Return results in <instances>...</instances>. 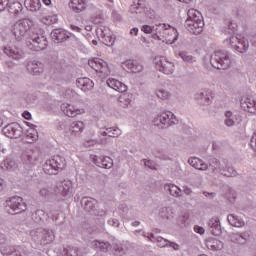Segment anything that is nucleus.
Wrapping results in <instances>:
<instances>
[{
    "instance_id": "a211bd4d",
    "label": "nucleus",
    "mask_w": 256,
    "mask_h": 256,
    "mask_svg": "<svg viewBox=\"0 0 256 256\" xmlns=\"http://www.w3.org/2000/svg\"><path fill=\"white\" fill-rule=\"evenodd\" d=\"M88 65L91 69H94L96 73H107V69H109L107 62L101 58H93L89 60Z\"/></svg>"
},
{
    "instance_id": "0eeeda50",
    "label": "nucleus",
    "mask_w": 256,
    "mask_h": 256,
    "mask_svg": "<svg viewBox=\"0 0 256 256\" xmlns=\"http://www.w3.org/2000/svg\"><path fill=\"white\" fill-rule=\"evenodd\" d=\"M6 207L10 209L8 210L10 215H19V213L27 211V204L23 201V198L19 196H14L6 200Z\"/></svg>"
},
{
    "instance_id": "7c9ffc66",
    "label": "nucleus",
    "mask_w": 256,
    "mask_h": 256,
    "mask_svg": "<svg viewBox=\"0 0 256 256\" xmlns=\"http://www.w3.org/2000/svg\"><path fill=\"white\" fill-rule=\"evenodd\" d=\"M124 65L132 73H141V71H143V64H141L138 60H126Z\"/></svg>"
},
{
    "instance_id": "8fccbe9b",
    "label": "nucleus",
    "mask_w": 256,
    "mask_h": 256,
    "mask_svg": "<svg viewBox=\"0 0 256 256\" xmlns=\"http://www.w3.org/2000/svg\"><path fill=\"white\" fill-rule=\"evenodd\" d=\"M156 95L159 99H162L163 101L169 99V97H171V94L169 93V91L165 90V89H160L156 92Z\"/></svg>"
},
{
    "instance_id": "864d4df0",
    "label": "nucleus",
    "mask_w": 256,
    "mask_h": 256,
    "mask_svg": "<svg viewBox=\"0 0 256 256\" xmlns=\"http://www.w3.org/2000/svg\"><path fill=\"white\" fill-rule=\"evenodd\" d=\"M156 243H157L158 247H169V240H167L161 236H157Z\"/></svg>"
},
{
    "instance_id": "6e6552de",
    "label": "nucleus",
    "mask_w": 256,
    "mask_h": 256,
    "mask_svg": "<svg viewBox=\"0 0 256 256\" xmlns=\"http://www.w3.org/2000/svg\"><path fill=\"white\" fill-rule=\"evenodd\" d=\"M225 41L226 43H230L232 49H235L238 53H246L247 49H249V40L241 35L232 36L229 40L226 39Z\"/></svg>"
},
{
    "instance_id": "6e6d98bb",
    "label": "nucleus",
    "mask_w": 256,
    "mask_h": 256,
    "mask_svg": "<svg viewBox=\"0 0 256 256\" xmlns=\"http://www.w3.org/2000/svg\"><path fill=\"white\" fill-rule=\"evenodd\" d=\"M188 163L193 167L194 169H199V164L201 163V159L197 157L189 158Z\"/></svg>"
},
{
    "instance_id": "37998d69",
    "label": "nucleus",
    "mask_w": 256,
    "mask_h": 256,
    "mask_svg": "<svg viewBox=\"0 0 256 256\" xmlns=\"http://www.w3.org/2000/svg\"><path fill=\"white\" fill-rule=\"evenodd\" d=\"M225 120L224 123L227 127H233L235 125V115H233V112L226 111L225 112Z\"/></svg>"
},
{
    "instance_id": "7ed1b4c3",
    "label": "nucleus",
    "mask_w": 256,
    "mask_h": 256,
    "mask_svg": "<svg viewBox=\"0 0 256 256\" xmlns=\"http://www.w3.org/2000/svg\"><path fill=\"white\" fill-rule=\"evenodd\" d=\"M210 65L214 69H229V67L231 66V57L229 56V52L223 50L215 51L210 56Z\"/></svg>"
},
{
    "instance_id": "f03ea898",
    "label": "nucleus",
    "mask_w": 256,
    "mask_h": 256,
    "mask_svg": "<svg viewBox=\"0 0 256 256\" xmlns=\"http://www.w3.org/2000/svg\"><path fill=\"white\" fill-rule=\"evenodd\" d=\"M184 25L187 31L192 33V35H201V33H203V27H205L201 12L195 9L188 10L187 19Z\"/></svg>"
},
{
    "instance_id": "c85d7f7f",
    "label": "nucleus",
    "mask_w": 256,
    "mask_h": 256,
    "mask_svg": "<svg viewBox=\"0 0 256 256\" xmlns=\"http://www.w3.org/2000/svg\"><path fill=\"white\" fill-rule=\"evenodd\" d=\"M76 85L82 91H91V89L95 87V83H93V80L89 78H78L76 81Z\"/></svg>"
},
{
    "instance_id": "f8f14e48",
    "label": "nucleus",
    "mask_w": 256,
    "mask_h": 256,
    "mask_svg": "<svg viewBox=\"0 0 256 256\" xmlns=\"http://www.w3.org/2000/svg\"><path fill=\"white\" fill-rule=\"evenodd\" d=\"M96 35L98 39H101L102 43L108 47L115 44V38L111 36V30L107 26H98L96 28Z\"/></svg>"
},
{
    "instance_id": "09e8293b",
    "label": "nucleus",
    "mask_w": 256,
    "mask_h": 256,
    "mask_svg": "<svg viewBox=\"0 0 256 256\" xmlns=\"http://www.w3.org/2000/svg\"><path fill=\"white\" fill-rule=\"evenodd\" d=\"M159 216L162 219H171V209L167 207H162L159 211Z\"/></svg>"
},
{
    "instance_id": "b1692460",
    "label": "nucleus",
    "mask_w": 256,
    "mask_h": 256,
    "mask_svg": "<svg viewBox=\"0 0 256 256\" xmlns=\"http://www.w3.org/2000/svg\"><path fill=\"white\" fill-rule=\"evenodd\" d=\"M27 71L31 75H40L45 69V65L39 61H30L27 63Z\"/></svg>"
},
{
    "instance_id": "de8ad7c7",
    "label": "nucleus",
    "mask_w": 256,
    "mask_h": 256,
    "mask_svg": "<svg viewBox=\"0 0 256 256\" xmlns=\"http://www.w3.org/2000/svg\"><path fill=\"white\" fill-rule=\"evenodd\" d=\"M237 31V24H234L233 22H230L228 25L224 27V33L228 35H233Z\"/></svg>"
},
{
    "instance_id": "2eb2a0df",
    "label": "nucleus",
    "mask_w": 256,
    "mask_h": 256,
    "mask_svg": "<svg viewBox=\"0 0 256 256\" xmlns=\"http://www.w3.org/2000/svg\"><path fill=\"white\" fill-rule=\"evenodd\" d=\"M2 255L4 256H27V253L23 250L21 246H2L0 248Z\"/></svg>"
},
{
    "instance_id": "20e7f679",
    "label": "nucleus",
    "mask_w": 256,
    "mask_h": 256,
    "mask_svg": "<svg viewBox=\"0 0 256 256\" xmlns=\"http://www.w3.org/2000/svg\"><path fill=\"white\" fill-rule=\"evenodd\" d=\"M65 165V158H63V156L56 155L51 159L46 160L42 165V169L46 175H57L59 171H63Z\"/></svg>"
},
{
    "instance_id": "c756f323",
    "label": "nucleus",
    "mask_w": 256,
    "mask_h": 256,
    "mask_svg": "<svg viewBox=\"0 0 256 256\" xmlns=\"http://www.w3.org/2000/svg\"><path fill=\"white\" fill-rule=\"evenodd\" d=\"M87 255V249L77 248V247H68L64 248L63 256H84Z\"/></svg>"
},
{
    "instance_id": "bb28decb",
    "label": "nucleus",
    "mask_w": 256,
    "mask_h": 256,
    "mask_svg": "<svg viewBox=\"0 0 256 256\" xmlns=\"http://www.w3.org/2000/svg\"><path fill=\"white\" fill-rule=\"evenodd\" d=\"M85 129V124L81 121L72 122L69 127V133L72 137H79L83 130Z\"/></svg>"
},
{
    "instance_id": "ea45409f",
    "label": "nucleus",
    "mask_w": 256,
    "mask_h": 256,
    "mask_svg": "<svg viewBox=\"0 0 256 256\" xmlns=\"http://www.w3.org/2000/svg\"><path fill=\"white\" fill-rule=\"evenodd\" d=\"M23 11V5L20 2H14L8 5V12L11 15H19Z\"/></svg>"
},
{
    "instance_id": "774afa93",
    "label": "nucleus",
    "mask_w": 256,
    "mask_h": 256,
    "mask_svg": "<svg viewBox=\"0 0 256 256\" xmlns=\"http://www.w3.org/2000/svg\"><path fill=\"white\" fill-rule=\"evenodd\" d=\"M57 129H59L60 131H65V129H67V121L62 120L58 122Z\"/></svg>"
},
{
    "instance_id": "2f4dec72",
    "label": "nucleus",
    "mask_w": 256,
    "mask_h": 256,
    "mask_svg": "<svg viewBox=\"0 0 256 256\" xmlns=\"http://www.w3.org/2000/svg\"><path fill=\"white\" fill-rule=\"evenodd\" d=\"M55 241V232L52 230L42 229L41 245H49Z\"/></svg>"
},
{
    "instance_id": "49530a36",
    "label": "nucleus",
    "mask_w": 256,
    "mask_h": 256,
    "mask_svg": "<svg viewBox=\"0 0 256 256\" xmlns=\"http://www.w3.org/2000/svg\"><path fill=\"white\" fill-rule=\"evenodd\" d=\"M26 3L30 7V11H39L41 9L40 0H26Z\"/></svg>"
},
{
    "instance_id": "e433bc0d",
    "label": "nucleus",
    "mask_w": 256,
    "mask_h": 256,
    "mask_svg": "<svg viewBox=\"0 0 256 256\" xmlns=\"http://www.w3.org/2000/svg\"><path fill=\"white\" fill-rule=\"evenodd\" d=\"M222 171L223 173H220V175H223V177H235L237 175V171H235L233 167L229 166V164L225 160L222 164Z\"/></svg>"
},
{
    "instance_id": "5701e85b",
    "label": "nucleus",
    "mask_w": 256,
    "mask_h": 256,
    "mask_svg": "<svg viewBox=\"0 0 256 256\" xmlns=\"http://www.w3.org/2000/svg\"><path fill=\"white\" fill-rule=\"evenodd\" d=\"M92 161L97 167H102V169H111L113 167V159L109 156H94Z\"/></svg>"
},
{
    "instance_id": "72a5a7b5",
    "label": "nucleus",
    "mask_w": 256,
    "mask_h": 256,
    "mask_svg": "<svg viewBox=\"0 0 256 256\" xmlns=\"http://www.w3.org/2000/svg\"><path fill=\"white\" fill-rule=\"evenodd\" d=\"M100 135L102 137H119L121 135V129L119 128H105V130L100 129Z\"/></svg>"
},
{
    "instance_id": "f704fd0d",
    "label": "nucleus",
    "mask_w": 256,
    "mask_h": 256,
    "mask_svg": "<svg viewBox=\"0 0 256 256\" xmlns=\"http://www.w3.org/2000/svg\"><path fill=\"white\" fill-rule=\"evenodd\" d=\"M164 190L169 192L172 197H181V192L183 191L175 184H165Z\"/></svg>"
},
{
    "instance_id": "0e129e2a",
    "label": "nucleus",
    "mask_w": 256,
    "mask_h": 256,
    "mask_svg": "<svg viewBox=\"0 0 256 256\" xmlns=\"http://www.w3.org/2000/svg\"><path fill=\"white\" fill-rule=\"evenodd\" d=\"M25 161L29 165H35V163H37V157L33 155H27Z\"/></svg>"
},
{
    "instance_id": "dca6fc26",
    "label": "nucleus",
    "mask_w": 256,
    "mask_h": 256,
    "mask_svg": "<svg viewBox=\"0 0 256 256\" xmlns=\"http://www.w3.org/2000/svg\"><path fill=\"white\" fill-rule=\"evenodd\" d=\"M240 107L243 111H247V113H252V115H256V101L252 97L244 96L240 100Z\"/></svg>"
},
{
    "instance_id": "aec40b11",
    "label": "nucleus",
    "mask_w": 256,
    "mask_h": 256,
    "mask_svg": "<svg viewBox=\"0 0 256 256\" xmlns=\"http://www.w3.org/2000/svg\"><path fill=\"white\" fill-rule=\"evenodd\" d=\"M50 36L54 41V43H63L67 41V39H69V37L71 36V33L59 28V29H54L51 32Z\"/></svg>"
},
{
    "instance_id": "13d9d810",
    "label": "nucleus",
    "mask_w": 256,
    "mask_h": 256,
    "mask_svg": "<svg viewBox=\"0 0 256 256\" xmlns=\"http://www.w3.org/2000/svg\"><path fill=\"white\" fill-rule=\"evenodd\" d=\"M145 167H148V169H151L152 171L157 170V167H155V162L153 160H147L143 159Z\"/></svg>"
},
{
    "instance_id": "c03bdc74",
    "label": "nucleus",
    "mask_w": 256,
    "mask_h": 256,
    "mask_svg": "<svg viewBox=\"0 0 256 256\" xmlns=\"http://www.w3.org/2000/svg\"><path fill=\"white\" fill-rule=\"evenodd\" d=\"M118 103L120 107L127 109L131 105V98H129V95L123 94L118 98Z\"/></svg>"
},
{
    "instance_id": "69168bd1",
    "label": "nucleus",
    "mask_w": 256,
    "mask_h": 256,
    "mask_svg": "<svg viewBox=\"0 0 256 256\" xmlns=\"http://www.w3.org/2000/svg\"><path fill=\"white\" fill-rule=\"evenodd\" d=\"M5 9H9V0H0V13Z\"/></svg>"
},
{
    "instance_id": "39448f33",
    "label": "nucleus",
    "mask_w": 256,
    "mask_h": 256,
    "mask_svg": "<svg viewBox=\"0 0 256 256\" xmlns=\"http://www.w3.org/2000/svg\"><path fill=\"white\" fill-rule=\"evenodd\" d=\"M153 123L159 129H169V127H173V125H177L179 121L175 114L172 112H163L154 118Z\"/></svg>"
},
{
    "instance_id": "f3484780",
    "label": "nucleus",
    "mask_w": 256,
    "mask_h": 256,
    "mask_svg": "<svg viewBox=\"0 0 256 256\" xmlns=\"http://www.w3.org/2000/svg\"><path fill=\"white\" fill-rule=\"evenodd\" d=\"M61 111L67 117H77V115H83V113H85V109L77 108V106L68 103H63L61 105Z\"/></svg>"
},
{
    "instance_id": "3c124183",
    "label": "nucleus",
    "mask_w": 256,
    "mask_h": 256,
    "mask_svg": "<svg viewBox=\"0 0 256 256\" xmlns=\"http://www.w3.org/2000/svg\"><path fill=\"white\" fill-rule=\"evenodd\" d=\"M58 19L57 16L53 15V16H46L42 18V23H44L45 25H51L54 23H57Z\"/></svg>"
},
{
    "instance_id": "79ce46f5",
    "label": "nucleus",
    "mask_w": 256,
    "mask_h": 256,
    "mask_svg": "<svg viewBox=\"0 0 256 256\" xmlns=\"http://www.w3.org/2000/svg\"><path fill=\"white\" fill-rule=\"evenodd\" d=\"M30 237L34 243H39L41 245V239H43V228H38L30 232Z\"/></svg>"
},
{
    "instance_id": "603ef678",
    "label": "nucleus",
    "mask_w": 256,
    "mask_h": 256,
    "mask_svg": "<svg viewBox=\"0 0 256 256\" xmlns=\"http://www.w3.org/2000/svg\"><path fill=\"white\" fill-rule=\"evenodd\" d=\"M41 197H51V195H53L54 192V188L53 189H49L47 187H44L42 189H40L39 191Z\"/></svg>"
},
{
    "instance_id": "cd10ccee",
    "label": "nucleus",
    "mask_w": 256,
    "mask_h": 256,
    "mask_svg": "<svg viewBox=\"0 0 256 256\" xmlns=\"http://www.w3.org/2000/svg\"><path fill=\"white\" fill-rule=\"evenodd\" d=\"M81 205L84 211L91 213V211H95L97 208V200L90 197H85L81 200Z\"/></svg>"
},
{
    "instance_id": "4468645a",
    "label": "nucleus",
    "mask_w": 256,
    "mask_h": 256,
    "mask_svg": "<svg viewBox=\"0 0 256 256\" xmlns=\"http://www.w3.org/2000/svg\"><path fill=\"white\" fill-rule=\"evenodd\" d=\"M2 131L4 135L10 137V139H19V137L23 135V128L17 122L8 124Z\"/></svg>"
},
{
    "instance_id": "58836bf2",
    "label": "nucleus",
    "mask_w": 256,
    "mask_h": 256,
    "mask_svg": "<svg viewBox=\"0 0 256 256\" xmlns=\"http://www.w3.org/2000/svg\"><path fill=\"white\" fill-rule=\"evenodd\" d=\"M31 219H32V221H34V223L41 225V223H43V221L45 219V211L38 209V210L32 212Z\"/></svg>"
},
{
    "instance_id": "5fc2aeb1",
    "label": "nucleus",
    "mask_w": 256,
    "mask_h": 256,
    "mask_svg": "<svg viewBox=\"0 0 256 256\" xmlns=\"http://www.w3.org/2000/svg\"><path fill=\"white\" fill-rule=\"evenodd\" d=\"M113 249H114V255L115 256H123V255H125V249H123V246H121L119 244H115Z\"/></svg>"
},
{
    "instance_id": "f257e3e1",
    "label": "nucleus",
    "mask_w": 256,
    "mask_h": 256,
    "mask_svg": "<svg viewBox=\"0 0 256 256\" xmlns=\"http://www.w3.org/2000/svg\"><path fill=\"white\" fill-rule=\"evenodd\" d=\"M33 22L29 19L17 21L13 27V35L16 41H26V46L30 51H44L49 45L45 30L41 28H31Z\"/></svg>"
},
{
    "instance_id": "338daca9",
    "label": "nucleus",
    "mask_w": 256,
    "mask_h": 256,
    "mask_svg": "<svg viewBox=\"0 0 256 256\" xmlns=\"http://www.w3.org/2000/svg\"><path fill=\"white\" fill-rule=\"evenodd\" d=\"M250 147L253 149V151H256V132H254L251 137Z\"/></svg>"
},
{
    "instance_id": "052dcab7",
    "label": "nucleus",
    "mask_w": 256,
    "mask_h": 256,
    "mask_svg": "<svg viewBox=\"0 0 256 256\" xmlns=\"http://www.w3.org/2000/svg\"><path fill=\"white\" fill-rule=\"evenodd\" d=\"M155 29V26L151 27L149 25H144L142 26L141 31H143V33H155Z\"/></svg>"
},
{
    "instance_id": "ddd939ff",
    "label": "nucleus",
    "mask_w": 256,
    "mask_h": 256,
    "mask_svg": "<svg viewBox=\"0 0 256 256\" xmlns=\"http://www.w3.org/2000/svg\"><path fill=\"white\" fill-rule=\"evenodd\" d=\"M253 239V232L246 230L244 232H236L230 235V241L236 245H247Z\"/></svg>"
},
{
    "instance_id": "1a4fd4ad",
    "label": "nucleus",
    "mask_w": 256,
    "mask_h": 256,
    "mask_svg": "<svg viewBox=\"0 0 256 256\" xmlns=\"http://www.w3.org/2000/svg\"><path fill=\"white\" fill-rule=\"evenodd\" d=\"M154 63L156 65V69H159L161 73H164V75H172L175 71V64H173V62H169L165 56L155 57Z\"/></svg>"
},
{
    "instance_id": "423d86ee",
    "label": "nucleus",
    "mask_w": 256,
    "mask_h": 256,
    "mask_svg": "<svg viewBox=\"0 0 256 256\" xmlns=\"http://www.w3.org/2000/svg\"><path fill=\"white\" fill-rule=\"evenodd\" d=\"M157 31L162 33L163 43H175V41H177V38L179 37L177 29L171 27V25L169 24H158Z\"/></svg>"
},
{
    "instance_id": "473e14b6",
    "label": "nucleus",
    "mask_w": 256,
    "mask_h": 256,
    "mask_svg": "<svg viewBox=\"0 0 256 256\" xmlns=\"http://www.w3.org/2000/svg\"><path fill=\"white\" fill-rule=\"evenodd\" d=\"M71 8L74 13H82L87 9V1L86 0H72Z\"/></svg>"
},
{
    "instance_id": "4c0bfd02",
    "label": "nucleus",
    "mask_w": 256,
    "mask_h": 256,
    "mask_svg": "<svg viewBox=\"0 0 256 256\" xmlns=\"http://www.w3.org/2000/svg\"><path fill=\"white\" fill-rule=\"evenodd\" d=\"M92 247L98 249L99 251H102L103 253H107V251L111 249V244L109 242H101L99 240H94L92 242Z\"/></svg>"
},
{
    "instance_id": "e2e57ef3",
    "label": "nucleus",
    "mask_w": 256,
    "mask_h": 256,
    "mask_svg": "<svg viewBox=\"0 0 256 256\" xmlns=\"http://www.w3.org/2000/svg\"><path fill=\"white\" fill-rule=\"evenodd\" d=\"M154 31L155 33L152 34L153 39H158V41H163V34L159 30H157V25Z\"/></svg>"
},
{
    "instance_id": "393cba45",
    "label": "nucleus",
    "mask_w": 256,
    "mask_h": 256,
    "mask_svg": "<svg viewBox=\"0 0 256 256\" xmlns=\"http://www.w3.org/2000/svg\"><path fill=\"white\" fill-rule=\"evenodd\" d=\"M199 105H211L213 102V92L211 90H204L196 95Z\"/></svg>"
},
{
    "instance_id": "bf43d9fd",
    "label": "nucleus",
    "mask_w": 256,
    "mask_h": 256,
    "mask_svg": "<svg viewBox=\"0 0 256 256\" xmlns=\"http://www.w3.org/2000/svg\"><path fill=\"white\" fill-rule=\"evenodd\" d=\"M121 215L125 216L127 215V213H129V207L127 206V204H120L118 207Z\"/></svg>"
},
{
    "instance_id": "4be33fe9",
    "label": "nucleus",
    "mask_w": 256,
    "mask_h": 256,
    "mask_svg": "<svg viewBox=\"0 0 256 256\" xmlns=\"http://www.w3.org/2000/svg\"><path fill=\"white\" fill-rule=\"evenodd\" d=\"M209 232L214 235V237H220L223 230L221 228V221L217 217H213L208 221Z\"/></svg>"
},
{
    "instance_id": "680f3d73",
    "label": "nucleus",
    "mask_w": 256,
    "mask_h": 256,
    "mask_svg": "<svg viewBox=\"0 0 256 256\" xmlns=\"http://www.w3.org/2000/svg\"><path fill=\"white\" fill-rule=\"evenodd\" d=\"M198 171H208L209 165L205 163V161L200 160V163L198 165V168H196Z\"/></svg>"
},
{
    "instance_id": "9b49d317",
    "label": "nucleus",
    "mask_w": 256,
    "mask_h": 256,
    "mask_svg": "<svg viewBox=\"0 0 256 256\" xmlns=\"http://www.w3.org/2000/svg\"><path fill=\"white\" fill-rule=\"evenodd\" d=\"M130 9L132 13H145L149 19H155V11L149 7V3L145 0H138Z\"/></svg>"
},
{
    "instance_id": "a878e982",
    "label": "nucleus",
    "mask_w": 256,
    "mask_h": 256,
    "mask_svg": "<svg viewBox=\"0 0 256 256\" xmlns=\"http://www.w3.org/2000/svg\"><path fill=\"white\" fill-rule=\"evenodd\" d=\"M106 84L110 89H114V91H118V93L127 92V85L117 79H108Z\"/></svg>"
},
{
    "instance_id": "a18cd8bd",
    "label": "nucleus",
    "mask_w": 256,
    "mask_h": 256,
    "mask_svg": "<svg viewBox=\"0 0 256 256\" xmlns=\"http://www.w3.org/2000/svg\"><path fill=\"white\" fill-rule=\"evenodd\" d=\"M179 57L185 62V63H195V57L193 55L189 54V52L181 51L178 53Z\"/></svg>"
},
{
    "instance_id": "a19ab883",
    "label": "nucleus",
    "mask_w": 256,
    "mask_h": 256,
    "mask_svg": "<svg viewBox=\"0 0 256 256\" xmlns=\"http://www.w3.org/2000/svg\"><path fill=\"white\" fill-rule=\"evenodd\" d=\"M206 245L208 249H211L212 251H221V249H223V242L217 239L207 241Z\"/></svg>"
},
{
    "instance_id": "4d7b16f0",
    "label": "nucleus",
    "mask_w": 256,
    "mask_h": 256,
    "mask_svg": "<svg viewBox=\"0 0 256 256\" xmlns=\"http://www.w3.org/2000/svg\"><path fill=\"white\" fill-rule=\"evenodd\" d=\"M48 217H51L52 221H57L59 219V210L56 209H50L49 212H47Z\"/></svg>"
},
{
    "instance_id": "6ab92c4d",
    "label": "nucleus",
    "mask_w": 256,
    "mask_h": 256,
    "mask_svg": "<svg viewBox=\"0 0 256 256\" xmlns=\"http://www.w3.org/2000/svg\"><path fill=\"white\" fill-rule=\"evenodd\" d=\"M3 52L5 55L10 57V59H15L16 61H19V59H23L25 53H23V50L17 46H6L3 48Z\"/></svg>"
},
{
    "instance_id": "412c9836",
    "label": "nucleus",
    "mask_w": 256,
    "mask_h": 256,
    "mask_svg": "<svg viewBox=\"0 0 256 256\" xmlns=\"http://www.w3.org/2000/svg\"><path fill=\"white\" fill-rule=\"evenodd\" d=\"M208 171H210V173L212 175H217V173H223V162L221 163V161L215 157H211L208 159Z\"/></svg>"
},
{
    "instance_id": "9d476101",
    "label": "nucleus",
    "mask_w": 256,
    "mask_h": 256,
    "mask_svg": "<svg viewBox=\"0 0 256 256\" xmlns=\"http://www.w3.org/2000/svg\"><path fill=\"white\" fill-rule=\"evenodd\" d=\"M54 195H58V197H69L73 195V182L71 180L58 182L54 186Z\"/></svg>"
},
{
    "instance_id": "c9c22d12",
    "label": "nucleus",
    "mask_w": 256,
    "mask_h": 256,
    "mask_svg": "<svg viewBox=\"0 0 256 256\" xmlns=\"http://www.w3.org/2000/svg\"><path fill=\"white\" fill-rule=\"evenodd\" d=\"M227 219L232 227H245V221L235 214L228 215Z\"/></svg>"
}]
</instances>
